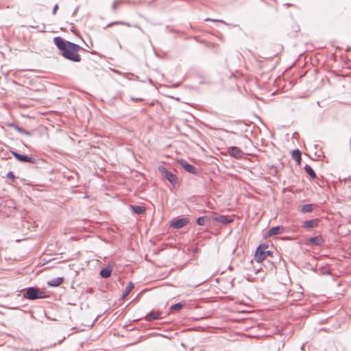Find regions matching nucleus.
Returning <instances> with one entry per match:
<instances>
[{
	"label": "nucleus",
	"instance_id": "9d476101",
	"mask_svg": "<svg viewBox=\"0 0 351 351\" xmlns=\"http://www.w3.org/2000/svg\"><path fill=\"white\" fill-rule=\"evenodd\" d=\"M284 230V227L280 226L272 227L267 232V236L270 237L275 235L280 234L283 233Z\"/></svg>",
	"mask_w": 351,
	"mask_h": 351
},
{
	"label": "nucleus",
	"instance_id": "1a4fd4ad",
	"mask_svg": "<svg viewBox=\"0 0 351 351\" xmlns=\"http://www.w3.org/2000/svg\"><path fill=\"white\" fill-rule=\"evenodd\" d=\"M324 243V239L322 236L318 235L316 237H311L307 239L306 244L313 246L322 245Z\"/></svg>",
	"mask_w": 351,
	"mask_h": 351
},
{
	"label": "nucleus",
	"instance_id": "393cba45",
	"mask_svg": "<svg viewBox=\"0 0 351 351\" xmlns=\"http://www.w3.org/2000/svg\"><path fill=\"white\" fill-rule=\"evenodd\" d=\"M184 304H183L182 302L176 303L171 306V311H179L184 306Z\"/></svg>",
	"mask_w": 351,
	"mask_h": 351
},
{
	"label": "nucleus",
	"instance_id": "aec40b11",
	"mask_svg": "<svg viewBox=\"0 0 351 351\" xmlns=\"http://www.w3.org/2000/svg\"><path fill=\"white\" fill-rule=\"evenodd\" d=\"M304 170L306 171V173L309 175V176L312 178V179H315L317 178V176H316V173H315V171H313V169L311 168V167H310L309 165H306L304 167Z\"/></svg>",
	"mask_w": 351,
	"mask_h": 351
},
{
	"label": "nucleus",
	"instance_id": "6e6552de",
	"mask_svg": "<svg viewBox=\"0 0 351 351\" xmlns=\"http://www.w3.org/2000/svg\"><path fill=\"white\" fill-rule=\"evenodd\" d=\"M180 165L187 172L196 174L197 171L194 166L192 165L189 164L186 161L184 160H180L178 161Z\"/></svg>",
	"mask_w": 351,
	"mask_h": 351
},
{
	"label": "nucleus",
	"instance_id": "2eb2a0df",
	"mask_svg": "<svg viewBox=\"0 0 351 351\" xmlns=\"http://www.w3.org/2000/svg\"><path fill=\"white\" fill-rule=\"evenodd\" d=\"M112 273V268L110 267H107L105 268H103L100 271V275L102 278H107L110 276Z\"/></svg>",
	"mask_w": 351,
	"mask_h": 351
},
{
	"label": "nucleus",
	"instance_id": "c85d7f7f",
	"mask_svg": "<svg viewBox=\"0 0 351 351\" xmlns=\"http://www.w3.org/2000/svg\"><path fill=\"white\" fill-rule=\"evenodd\" d=\"M131 99L132 101H142L143 100V99H141V98H134V97H132Z\"/></svg>",
	"mask_w": 351,
	"mask_h": 351
},
{
	"label": "nucleus",
	"instance_id": "4be33fe9",
	"mask_svg": "<svg viewBox=\"0 0 351 351\" xmlns=\"http://www.w3.org/2000/svg\"><path fill=\"white\" fill-rule=\"evenodd\" d=\"M209 221V219L206 216L199 217L197 219V223L199 226H204Z\"/></svg>",
	"mask_w": 351,
	"mask_h": 351
},
{
	"label": "nucleus",
	"instance_id": "0eeeda50",
	"mask_svg": "<svg viewBox=\"0 0 351 351\" xmlns=\"http://www.w3.org/2000/svg\"><path fill=\"white\" fill-rule=\"evenodd\" d=\"M228 153L235 158H241L243 155V152L240 148L234 146L228 148Z\"/></svg>",
	"mask_w": 351,
	"mask_h": 351
},
{
	"label": "nucleus",
	"instance_id": "dca6fc26",
	"mask_svg": "<svg viewBox=\"0 0 351 351\" xmlns=\"http://www.w3.org/2000/svg\"><path fill=\"white\" fill-rule=\"evenodd\" d=\"M132 210L135 214L141 215L143 214L145 212V208L143 206H130Z\"/></svg>",
	"mask_w": 351,
	"mask_h": 351
},
{
	"label": "nucleus",
	"instance_id": "5701e85b",
	"mask_svg": "<svg viewBox=\"0 0 351 351\" xmlns=\"http://www.w3.org/2000/svg\"><path fill=\"white\" fill-rule=\"evenodd\" d=\"M133 288H134V285L132 284V282H129L124 290L123 297L124 298L126 295H128L132 291Z\"/></svg>",
	"mask_w": 351,
	"mask_h": 351
},
{
	"label": "nucleus",
	"instance_id": "b1692460",
	"mask_svg": "<svg viewBox=\"0 0 351 351\" xmlns=\"http://www.w3.org/2000/svg\"><path fill=\"white\" fill-rule=\"evenodd\" d=\"M206 21H213V22H217V23H221L222 24H224L227 26H231V27H235L236 25H233L232 24H230V23H226V21H223V20H220V19H210V18H207L205 19Z\"/></svg>",
	"mask_w": 351,
	"mask_h": 351
},
{
	"label": "nucleus",
	"instance_id": "9b49d317",
	"mask_svg": "<svg viewBox=\"0 0 351 351\" xmlns=\"http://www.w3.org/2000/svg\"><path fill=\"white\" fill-rule=\"evenodd\" d=\"M319 220L318 219H313L305 221L303 223V228L306 229H311L315 228L318 226Z\"/></svg>",
	"mask_w": 351,
	"mask_h": 351
},
{
	"label": "nucleus",
	"instance_id": "f257e3e1",
	"mask_svg": "<svg viewBox=\"0 0 351 351\" xmlns=\"http://www.w3.org/2000/svg\"><path fill=\"white\" fill-rule=\"evenodd\" d=\"M53 42L64 58L76 62L81 61V56L78 51L82 48L80 45L65 40L61 37H55Z\"/></svg>",
	"mask_w": 351,
	"mask_h": 351
},
{
	"label": "nucleus",
	"instance_id": "6ab92c4d",
	"mask_svg": "<svg viewBox=\"0 0 351 351\" xmlns=\"http://www.w3.org/2000/svg\"><path fill=\"white\" fill-rule=\"evenodd\" d=\"M292 158L294 159L298 164L301 162V152L298 149H295L292 152Z\"/></svg>",
	"mask_w": 351,
	"mask_h": 351
},
{
	"label": "nucleus",
	"instance_id": "cd10ccee",
	"mask_svg": "<svg viewBox=\"0 0 351 351\" xmlns=\"http://www.w3.org/2000/svg\"><path fill=\"white\" fill-rule=\"evenodd\" d=\"M58 9V5L56 4L55 6L53 7V10H52V14L53 15H55L56 14Z\"/></svg>",
	"mask_w": 351,
	"mask_h": 351
},
{
	"label": "nucleus",
	"instance_id": "20e7f679",
	"mask_svg": "<svg viewBox=\"0 0 351 351\" xmlns=\"http://www.w3.org/2000/svg\"><path fill=\"white\" fill-rule=\"evenodd\" d=\"M158 171L163 178L167 179L171 184L175 185L177 182V176L172 172L168 171L165 167H158Z\"/></svg>",
	"mask_w": 351,
	"mask_h": 351
},
{
	"label": "nucleus",
	"instance_id": "f8f14e48",
	"mask_svg": "<svg viewBox=\"0 0 351 351\" xmlns=\"http://www.w3.org/2000/svg\"><path fill=\"white\" fill-rule=\"evenodd\" d=\"M161 313L160 311H152L145 316V319L147 322H151L158 319L160 317Z\"/></svg>",
	"mask_w": 351,
	"mask_h": 351
},
{
	"label": "nucleus",
	"instance_id": "bb28decb",
	"mask_svg": "<svg viewBox=\"0 0 351 351\" xmlns=\"http://www.w3.org/2000/svg\"><path fill=\"white\" fill-rule=\"evenodd\" d=\"M7 177L12 180L15 179V176L12 171L8 172V173L7 174Z\"/></svg>",
	"mask_w": 351,
	"mask_h": 351
},
{
	"label": "nucleus",
	"instance_id": "f3484780",
	"mask_svg": "<svg viewBox=\"0 0 351 351\" xmlns=\"http://www.w3.org/2000/svg\"><path fill=\"white\" fill-rule=\"evenodd\" d=\"M15 130H16L17 132H19V133L21 134H25V135H27V136H30L31 135V133L29 131H27L25 130V129L19 127V125L13 123V124H11L10 125Z\"/></svg>",
	"mask_w": 351,
	"mask_h": 351
},
{
	"label": "nucleus",
	"instance_id": "a878e982",
	"mask_svg": "<svg viewBox=\"0 0 351 351\" xmlns=\"http://www.w3.org/2000/svg\"><path fill=\"white\" fill-rule=\"evenodd\" d=\"M119 4H120V2L118 1L113 3V4L112 5V10H113V12H115L117 11L118 5Z\"/></svg>",
	"mask_w": 351,
	"mask_h": 351
},
{
	"label": "nucleus",
	"instance_id": "4468645a",
	"mask_svg": "<svg viewBox=\"0 0 351 351\" xmlns=\"http://www.w3.org/2000/svg\"><path fill=\"white\" fill-rule=\"evenodd\" d=\"M63 281H64V278H63L58 277V278H53L51 280H49L47 282V285L49 287H58L59 285H60L63 282Z\"/></svg>",
	"mask_w": 351,
	"mask_h": 351
},
{
	"label": "nucleus",
	"instance_id": "39448f33",
	"mask_svg": "<svg viewBox=\"0 0 351 351\" xmlns=\"http://www.w3.org/2000/svg\"><path fill=\"white\" fill-rule=\"evenodd\" d=\"M189 223V219L184 218H175L171 222V226L173 228L179 229Z\"/></svg>",
	"mask_w": 351,
	"mask_h": 351
},
{
	"label": "nucleus",
	"instance_id": "ddd939ff",
	"mask_svg": "<svg viewBox=\"0 0 351 351\" xmlns=\"http://www.w3.org/2000/svg\"><path fill=\"white\" fill-rule=\"evenodd\" d=\"M215 220L223 224H228L233 221V219L226 215H219L215 217Z\"/></svg>",
	"mask_w": 351,
	"mask_h": 351
},
{
	"label": "nucleus",
	"instance_id": "a211bd4d",
	"mask_svg": "<svg viewBox=\"0 0 351 351\" xmlns=\"http://www.w3.org/2000/svg\"><path fill=\"white\" fill-rule=\"evenodd\" d=\"M314 207H315L314 204H304L301 207V212L303 213H311L313 210Z\"/></svg>",
	"mask_w": 351,
	"mask_h": 351
},
{
	"label": "nucleus",
	"instance_id": "423d86ee",
	"mask_svg": "<svg viewBox=\"0 0 351 351\" xmlns=\"http://www.w3.org/2000/svg\"><path fill=\"white\" fill-rule=\"evenodd\" d=\"M11 153L14 156V158L20 162H29L33 164L36 161L35 159L32 157L26 155H22L14 151L11 152Z\"/></svg>",
	"mask_w": 351,
	"mask_h": 351
},
{
	"label": "nucleus",
	"instance_id": "412c9836",
	"mask_svg": "<svg viewBox=\"0 0 351 351\" xmlns=\"http://www.w3.org/2000/svg\"><path fill=\"white\" fill-rule=\"evenodd\" d=\"M125 25V26H128V27H131V25L129 23H126V22H124V21H114V22H112V23H108L104 27V29H107L108 27H112L114 25Z\"/></svg>",
	"mask_w": 351,
	"mask_h": 351
},
{
	"label": "nucleus",
	"instance_id": "f03ea898",
	"mask_svg": "<svg viewBox=\"0 0 351 351\" xmlns=\"http://www.w3.org/2000/svg\"><path fill=\"white\" fill-rule=\"evenodd\" d=\"M23 297L29 300L43 299L46 298L45 293L38 287H29L26 289Z\"/></svg>",
	"mask_w": 351,
	"mask_h": 351
},
{
	"label": "nucleus",
	"instance_id": "c756f323",
	"mask_svg": "<svg viewBox=\"0 0 351 351\" xmlns=\"http://www.w3.org/2000/svg\"><path fill=\"white\" fill-rule=\"evenodd\" d=\"M134 27H135L136 28H140L138 25H134Z\"/></svg>",
	"mask_w": 351,
	"mask_h": 351
},
{
	"label": "nucleus",
	"instance_id": "7ed1b4c3",
	"mask_svg": "<svg viewBox=\"0 0 351 351\" xmlns=\"http://www.w3.org/2000/svg\"><path fill=\"white\" fill-rule=\"evenodd\" d=\"M267 248L268 246L266 245H261L256 248L255 253V260L257 262L261 263L267 257L272 256L273 252L267 250Z\"/></svg>",
	"mask_w": 351,
	"mask_h": 351
}]
</instances>
